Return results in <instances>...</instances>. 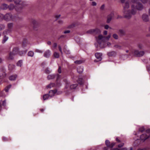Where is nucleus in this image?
Here are the masks:
<instances>
[{
	"label": "nucleus",
	"instance_id": "obj_30",
	"mask_svg": "<svg viewBox=\"0 0 150 150\" xmlns=\"http://www.w3.org/2000/svg\"><path fill=\"white\" fill-rule=\"evenodd\" d=\"M8 37H6L5 35L4 36L3 41H2V43H4L8 39Z\"/></svg>",
	"mask_w": 150,
	"mask_h": 150
},
{
	"label": "nucleus",
	"instance_id": "obj_47",
	"mask_svg": "<svg viewBox=\"0 0 150 150\" xmlns=\"http://www.w3.org/2000/svg\"><path fill=\"white\" fill-rule=\"evenodd\" d=\"M6 100H4L3 101L2 105L4 106H5L6 105Z\"/></svg>",
	"mask_w": 150,
	"mask_h": 150
},
{
	"label": "nucleus",
	"instance_id": "obj_32",
	"mask_svg": "<svg viewBox=\"0 0 150 150\" xmlns=\"http://www.w3.org/2000/svg\"><path fill=\"white\" fill-rule=\"evenodd\" d=\"M83 62L82 60H77L75 61L74 63L76 64H80Z\"/></svg>",
	"mask_w": 150,
	"mask_h": 150
},
{
	"label": "nucleus",
	"instance_id": "obj_24",
	"mask_svg": "<svg viewBox=\"0 0 150 150\" xmlns=\"http://www.w3.org/2000/svg\"><path fill=\"white\" fill-rule=\"evenodd\" d=\"M15 8V6L14 4H11L10 5L8 6V8H9V9L10 10H11L14 9Z\"/></svg>",
	"mask_w": 150,
	"mask_h": 150
},
{
	"label": "nucleus",
	"instance_id": "obj_45",
	"mask_svg": "<svg viewBox=\"0 0 150 150\" xmlns=\"http://www.w3.org/2000/svg\"><path fill=\"white\" fill-rule=\"evenodd\" d=\"M140 1L144 4H145L148 2V0H140Z\"/></svg>",
	"mask_w": 150,
	"mask_h": 150
},
{
	"label": "nucleus",
	"instance_id": "obj_25",
	"mask_svg": "<svg viewBox=\"0 0 150 150\" xmlns=\"http://www.w3.org/2000/svg\"><path fill=\"white\" fill-rule=\"evenodd\" d=\"M77 86V84H72L70 86V88L71 89H75Z\"/></svg>",
	"mask_w": 150,
	"mask_h": 150
},
{
	"label": "nucleus",
	"instance_id": "obj_18",
	"mask_svg": "<svg viewBox=\"0 0 150 150\" xmlns=\"http://www.w3.org/2000/svg\"><path fill=\"white\" fill-rule=\"evenodd\" d=\"M64 81L65 83V88H67L69 86L70 82L66 79H64Z\"/></svg>",
	"mask_w": 150,
	"mask_h": 150
},
{
	"label": "nucleus",
	"instance_id": "obj_50",
	"mask_svg": "<svg viewBox=\"0 0 150 150\" xmlns=\"http://www.w3.org/2000/svg\"><path fill=\"white\" fill-rule=\"evenodd\" d=\"M96 4H97L96 3L95 1H93L92 2V5L93 6H96Z\"/></svg>",
	"mask_w": 150,
	"mask_h": 150
},
{
	"label": "nucleus",
	"instance_id": "obj_52",
	"mask_svg": "<svg viewBox=\"0 0 150 150\" xmlns=\"http://www.w3.org/2000/svg\"><path fill=\"white\" fill-rule=\"evenodd\" d=\"M26 46V41H23V46L25 47Z\"/></svg>",
	"mask_w": 150,
	"mask_h": 150
},
{
	"label": "nucleus",
	"instance_id": "obj_26",
	"mask_svg": "<svg viewBox=\"0 0 150 150\" xmlns=\"http://www.w3.org/2000/svg\"><path fill=\"white\" fill-rule=\"evenodd\" d=\"M27 50L19 51V54L20 55L22 56L24 54H25L27 52Z\"/></svg>",
	"mask_w": 150,
	"mask_h": 150
},
{
	"label": "nucleus",
	"instance_id": "obj_5",
	"mask_svg": "<svg viewBox=\"0 0 150 150\" xmlns=\"http://www.w3.org/2000/svg\"><path fill=\"white\" fill-rule=\"evenodd\" d=\"M19 52V48L17 47H14L11 52H10L9 54L8 59H13V56L18 54Z\"/></svg>",
	"mask_w": 150,
	"mask_h": 150
},
{
	"label": "nucleus",
	"instance_id": "obj_43",
	"mask_svg": "<svg viewBox=\"0 0 150 150\" xmlns=\"http://www.w3.org/2000/svg\"><path fill=\"white\" fill-rule=\"evenodd\" d=\"M143 47V45L141 44H139L138 45V47L139 49H142Z\"/></svg>",
	"mask_w": 150,
	"mask_h": 150
},
{
	"label": "nucleus",
	"instance_id": "obj_61",
	"mask_svg": "<svg viewBox=\"0 0 150 150\" xmlns=\"http://www.w3.org/2000/svg\"><path fill=\"white\" fill-rule=\"evenodd\" d=\"M58 23L59 24H62L63 23V21L62 20H60L58 21Z\"/></svg>",
	"mask_w": 150,
	"mask_h": 150
},
{
	"label": "nucleus",
	"instance_id": "obj_15",
	"mask_svg": "<svg viewBox=\"0 0 150 150\" xmlns=\"http://www.w3.org/2000/svg\"><path fill=\"white\" fill-rule=\"evenodd\" d=\"M64 50L65 52L67 54H69L70 53V52L69 50L67 48V47L66 46H65L64 48Z\"/></svg>",
	"mask_w": 150,
	"mask_h": 150
},
{
	"label": "nucleus",
	"instance_id": "obj_8",
	"mask_svg": "<svg viewBox=\"0 0 150 150\" xmlns=\"http://www.w3.org/2000/svg\"><path fill=\"white\" fill-rule=\"evenodd\" d=\"M102 54L100 53H96L95 54V56L96 58L98 59V61H96V60H95V62H97L98 61H100L102 59Z\"/></svg>",
	"mask_w": 150,
	"mask_h": 150
},
{
	"label": "nucleus",
	"instance_id": "obj_22",
	"mask_svg": "<svg viewBox=\"0 0 150 150\" xmlns=\"http://www.w3.org/2000/svg\"><path fill=\"white\" fill-rule=\"evenodd\" d=\"M128 57V56L127 55H121L120 58L123 60H125Z\"/></svg>",
	"mask_w": 150,
	"mask_h": 150
},
{
	"label": "nucleus",
	"instance_id": "obj_58",
	"mask_svg": "<svg viewBox=\"0 0 150 150\" xmlns=\"http://www.w3.org/2000/svg\"><path fill=\"white\" fill-rule=\"evenodd\" d=\"M9 89L6 86L5 88V91L6 92H7L8 91Z\"/></svg>",
	"mask_w": 150,
	"mask_h": 150
},
{
	"label": "nucleus",
	"instance_id": "obj_60",
	"mask_svg": "<svg viewBox=\"0 0 150 150\" xmlns=\"http://www.w3.org/2000/svg\"><path fill=\"white\" fill-rule=\"evenodd\" d=\"M107 46H108V47H110L111 45V43L109 42H107Z\"/></svg>",
	"mask_w": 150,
	"mask_h": 150
},
{
	"label": "nucleus",
	"instance_id": "obj_17",
	"mask_svg": "<svg viewBox=\"0 0 150 150\" xmlns=\"http://www.w3.org/2000/svg\"><path fill=\"white\" fill-rule=\"evenodd\" d=\"M32 23L34 25L33 28L35 29V28H36L38 25V23L37 21L35 20H32Z\"/></svg>",
	"mask_w": 150,
	"mask_h": 150
},
{
	"label": "nucleus",
	"instance_id": "obj_29",
	"mask_svg": "<svg viewBox=\"0 0 150 150\" xmlns=\"http://www.w3.org/2000/svg\"><path fill=\"white\" fill-rule=\"evenodd\" d=\"M22 60H19L17 64V65L19 67H21L22 65Z\"/></svg>",
	"mask_w": 150,
	"mask_h": 150
},
{
	"label": "nucleus",
	"instance_id": "obj_51",
	"mask_svg": "<svg viewBox=\"0 0 150 150\" xmlns=\"http://www.w3.org/2000/svg\"><path fill=\"white\" fill-rule=\"evenodd\" d=\"M35 51L37 52L42 53L43 52L38 49L36 50Z\"/></svg>",
	"mask_w": 150,
	"mask_h": 150
},
{
	"label": "nucleus",
	"instance_id": "obj_7",
	"mask_svg": "<svg viewBox=\"0 0 150 150\" xmlns=\"http://www.w3.org/2000/svg\"><path fill=\"white\" fill-rule=\"evenodd\" d=\"M150 136L149 132H145V133L142 134L140 136L141 140L144 141L148 139Z\"/></svg>",
	"mask_w": 150,
	"mask_h": 150
},
{
	"label": "nucleus",
	"instance_id": "obj_59",
	"mask_svg": "<svg viewBox=\"0 0 150 150\" xmlns=\"http://www.w3.org/2000/svg\"><path fill=\"white\" fill-rule=\"evenodd\" d=\"M124 143H121V144L118 145V147H121L122 146L124 145Z\"/></svg>",
	"mask_w": 150,
	"mask_h": 150
},
{
	"label": "nucleus",
	"instance_id": "obj_34",
	"mask_svg": "<svg viewBox=\"0 0 150 150\" xmlns=\"http://www.w3.org/2000/svg\"><path fill=\"white\" fill-rule=\"evenodd\" d=\"M112 19V18L110 17V16H108L107 17V22L108 23H109L110 21H111Z\"/></svg>",
	"mask_w": 150,
	"mask_h": 150
},
{
	"label": "nucleus",
	"instance_id": "obj_12",
	"mask_svg": "<svg viewBox=\"0 0 150 150\" xmlns=\"http://www.w3.org/2000/svg\"><path fill=\"white\" fill-rule=\"evenodd\" d=\"M108 54L109 57L115 56L116 55V52L115 51H112L108 52Z\"/></svg>",
	"mask_w": 150,
	"mask_h": 150
},
{
	"label": "nucleus",
	"instance_id": "obj_40",
	"mask_svg": "<svg viewBox=\"0 0 150 150\" xmlns=\"http://www.w3.org/2000/svg\"><path fill=\"white\" fill-rule=\"evenodd\" d=\"M5 26L4 25L2 24L0 25V30H1L4 29Z\"/></svg>",
	"mask_w": 150,
	"mask_h": 150
},
{
	"label": "nucleus",
	"instance_id": "obj_38",
	"mask_svg": "<svg viewBox=\"0 0 150 150\" xmlns=\"http://www.w3.org/2000/svg\"><path fill=\"white\" fill-rule=\"evenodd\" d=\"M6 76V74L4 72L2 76H0V79H3Z\"/></svg>",
	"mask_w": 150,
	"mask_h": 150
},
{
	"label": "nucleus",
	"instance_id": "obj_48",
	"mask_svg": "<svg viewBox=\"0 0 150 150\" xmlns=\"http://www.w3.org/2000/svg\"><path fill=\"white\" fill-rule=\"evenodd\" d=\"M58 48H59V51H60L61 53L62 54V49L61 46L60 45H59L58 46Z\"/></svg>",
	"mask_w": 150,
	"mask_h": 150
},
{
	"label": "nucleus",
	"instance_id": "obj_42",
	"mask_svg": "<svg viewBox=\"0 0 150 150\" xmlns=\"http://www.w3.org/2000/svg\"><path fill=\"white\" fill-rule=\"evenodd\" d=\"M43 99L44 100H45L47 99V94H45L43 96Z\"/></svg>",
	"mask_w": 150,
	"mask_h": 150
},
{
	"label": "nucleus",
	"instance_id": "obj_31",
	"mask_svg": "<svg viewBox=\"0 0 150 150\" xmlns=\"http://www.w3.org/2000/svg\"><path fill=\"white\" fill-rule=\"evenodd\" d=\"M119 33L122 35H124L125 34V31L122 30H120L119 31Z\"/></svg>",
	"mask_w": 150,
	"mask_h": 150
},
{
	"label": "nucleus",
	"instance_id": "obj_35",
	"mask_svg": "<svg viewBox=\"0 0 150 150\" xmlns=\"http://www.w3.org/2000/svg\"><path fill=\"white\" fill-rule=\"evenodd\" d=\"M145 130V128L143 126H142L139 128V131H144Z\"/></svg>",
	"mask_w": 150,
	"mask_h": 150
},
{
	"label": "nucleus",
	"instance_id": "obj_53",
	"mask_svg": "<svg viewBox=\"0 0 150 150\" xmlns=\"http://www.w3.org/2000/svg\"><path fill=\"white\" fill-rule=\"evenodd\" d=\"M58 72L60 74L61 72V68L60 67H59L58 69Z\"/></svg>",
	"mask_w": 150,
	"mask_h": 150
},
{
	"label": "nucleus",
	"instance_id": "obj_41",
	"mask_svg": "<svg viewBox=\"0 0 150 150\" xmlns=\"http://www.w3.org/2000/svg\"><path fill=\"white\" fill-rule=\"evenodd\" d=\"M55 85V84L54 83H51L49 85L47 86V88H50L54 86Z\"/></svg>",
	"mask_w": 150,
	"mask_h": 150
},
{
	"label": "nucleus",
	"instance_id": "obj_33",
	"mask_svg": "<svg viewBox=\"0 0 150 150\" xmlns=\"http://www.w3.org/2000/svg\"><path fill=\"white\" fill-rule=\"evenodd\" d=\"M41 67L44 69L46 67V63L45 62H43L42 63L41 65Z\"/></svg>",
	"mask_w": 150,
	"mask_h": 150
},
{
	"label": "nucleus",
	"instance_id": "obj_49",
	"mask_svg": "<svg viewBox=\"0 0 150 150\" xmlns=\"http://www.w3.org/2000/svg\"><path fill=\"white\" fill-rule=\"evenodd\" d=\"M4 18V15L0 13V21L3 20Z\"/></svg>",
	"mask_w": 150,
	"mask_h": 150
},
{
	"label": "nucleus",
	"instance_id": "obj_39",
	"mask_svg": "<svg viewBox=\"0 0 150 150\" xmlns=\"http://www.w3.org/2000/svg\"><path fill=\"white\" fill-rule=\"evenodd\" d=\"M8 26L9 29H11L13 26V24L12 23H9L8 25Z\"/></svg>",
	"mask_w": 150,
	"mask_h": 150
},
{
	"label": "nucleus",
	"instance_id": "obj_9",
	"mask_svg": "<svg viewBox=\"0 0 150 150\" xmlns=\"http://www.w3.org/2000/svg\"><path fill=\"white\" fill-rule=\"evenodd\" d=\"M100 30L98 29H92L88 30L87 33L92 34L94 33H100Z\"/></svg>",
	"mask_w": 150,
	"mask_h": 150
},
{
	"label": "nucleus",
	"instance_id": "obj_46",
	"mask_svg": "<svg viewBox=\"0 0 150 150\" xmlns=\"http://www.w3.org/2000/svg\"><path fill=\"white\" fill-rule=\"evenodd\" d=\"M114 15V13L113 12H112L108 16H110V17L112 18L113 16Z\"/></svg>",
	"mask_w": 150,
	"mask_h": 150
},
{
	"label": "nucleus",
	"instance_id": "obj_10",
	"mask_svg": "<svg viewBox=\"0 0 150 150\" xmlns=\"http://www.w3.org/2000/svg\"><path fill=\"white\" fill-rule=\"evenodd\" d=\"M105 144L107 146V147L111 148H112L115 145V143L112 142V143H110L109 141L108 140H107L105 141Z\"/></svg>",
	"mask_w": 150,
	"mask_h": 150
},
{
	"label": "nucleus",
	"instance_id": "obj_37",
	"mask_svg": "<svg viewBox=\"0 0 150 150\" xmlns=\"http://www.w3.org/2000/svg\"><path fill=\"white\" fill-rule=\"evenodd\" d=\"M15 3L16 4H18L21 1V0H13Z\"/></svg>",
	"mask_w": 150,
	"mask_h": 150
},
{
	"label": "nucleus",
	"instance_id": "obj_57",
	"mask_svg": "<svg viewBox=\"0 0 150 150\" xmlns=\"http://www.w3.org/2000/svg\"><path fill=\"white\" fill-rule=\"evenodd\" d=\"M105 28L106 29H108L109 28V26L108 25H105L104 26Z\"/></svg>",
	"mask_w": 150,
	"mask_h": 150
},
{
	"label": "nucleus",
	"instance_id": "obj_11",
	"mask_svg": "<svg viewBox=\"0 0 150 150\" xmlns=\"http://www.w3.org/2000/svg\"><path fill=\"white\" fill-rule=\"evenodd\" d=\"M143 20L145 22H147L149 21V16L146 14H143L142 16Z\"/></svg>",
	"mask_w": 150,
	"mask_h": 150
},
{
	"label": "nucleus",
	"instance_id": "obj_64",
	"mask_svg": "<svg viewBox=\"0 0 150 150\" xmlns=\"http://www.w3.org/2000/svg\"><path fill=\"white\" fill-rule=\"evenodd\" d=\"M104 5H103L100 7V9L102 10H103V9H104Z\"/></svg>",
	"mask_w": 150,
	"mask_h": 150
},
{
	"label": "nucleus",
	"instance_id": "obj_19",
	"mask_svg": "<svg viewBox=\"0 0 150 150\" xmlns=\"http://www.w3.org/2000/svg\"><path fill=\"white\" fill-rule=\"evenodd\" d=\"M55 93V92L54 91L51 90L49 92L48 95L49 96L51 97L54 96Z\"/></svg>",
	"mask_w": 150,
	"mask_h": 150
},
{
	"label": "nucleus",
	"instance_id": "obj_63",
	"mask_svg": "<svg viewBox=\"0 0 150 150\" xmlns=\"http://www.w3.org/2000/svg\"><path fill=\"white\" fill-rule=\"evenodd\" d=\"M107 33H108V32H107V31L105 30L104 31L103 34H104V35H106L107 34Z\"/></svg>",
	"mask_w": 150,
	"mask_h": 150
},
{
	"label": "nucleus",
	"instance_id": "obj_13",
	"mask_svg": "<svg viewBox=\"0 0 150 150\" xmlns=\"http://www.w3.org/2000/svg\"><path fill=\"white\" fill-rule=\"evenodd\" d=\"M17 77L16 75H12L9 77V79L10 81H13L16 79Z\"/></svg>",
	"mask_w": 150,
	"mask_h": 150
},
{
	"label": "nucleus",
	"instance_id": "obj_27",
	"mask_svg": "<svg viewBox=\"0 0 150 150\" xmlns=\"http://www.w3.org/2000/svg\"><path fill=\"white\" fill-rule=\"evenodd\" d=\"M54 57L56 58H58L59 57V53L55 52L53 54Z\"/></svg>",
	"mask_w": 150,
	"mask_h": 150
},
{
	"label": "nucleus",
	"instance_id": "obj_20",
	"mask_svg": "<svg viewBox=\"0 0 150 150\" xmlns=\"http://www.w3.org/2000/svg\"><path fill=\"white\" fill-rule=\"evenodd\" d=\"M114 47L115 49H118L119 50H122V46L118 44L115 45Z\"/></svg>",
	"mask_w": 150,
	"mask_h": 150
},
{
	"label": "nucleus",
	"instance_id": "obj_23",
	"mask_svg": "<svg viewBox=\"0 0 150 150\" xmlns=\"http://www.w3.org/2000/svg\"><path fill=\"white\" fill-rule=\"evenodd\" d=\"M34 55V52L32 51H29L28 54V56L33 57Z\"/></svg>",
	"mask_w": 150,
	"mask_h": 150
},
{
	"label": "nucleus",
	"instance_id": "obj_21",
	"mask_svg": "<svg viewBox=\"0 0 150 150\" xmlns=\"http://www.w3.org/2000/svg\"><path fill=\"white\" fill-rule=\"evenodd\" d=\"M55 77V76L54 74H49L47 75V79H54Z\"/></svg>",
	"mask_w": 150,
	"mask_h": 150
},
{
	"label": "nucleus",
	"instance_id": "obj_62",
	"mask_svg": "<svg viewBox=\"0 0 150 150\" xmlns=\"http://www.w3.org/2000/svg\"><path fill=\"white\" fill-rule=\"evenodd\" d=\"M147 68L149 71H150V65L147 67Z\"/></svg>",
	"mask_w": 150,
	"mask_h": 150
},
{
	"label": "nucleus",
	"instance_id": "obj_44",
	"mask_svg": "<svg viewBox=\"0 0 150 150\" xmlns=\"http://www.w3.org/2000/svg\"><path fill=\"white\" fill-rule=\"evenodd\" d=\"M61 78L60 75L57 74V80H59Z\"/></svg>",
	"mask_w": 150,
	"mask_h": 150
},
{
	"label": "nucleus",
	"instance_id": "obj_55",
	"mask_svg": "<svg viewBox=\"0 0 150 150\" xmlns=\"http://www.w3.org/2000/svg\"><path fill=\"white\" fill-rule=\"evenodd\" d=\"M57 45L56 43H54L53 45V47L54 48H55L57 47Z\"/></svg>",
	"mask_w": 150,
	"mask_h": 150
},
{
	"label": "nucleus",
	"instance_id": "obj_1",
	"mask_svg": "<svg viewBox=\"0 0 150 150\" xmlns=\"http://www.w3.org/2000/svg\"><path fill=\"white\" fill-rule=\"evenodd\" d=\"M137 1V0H131L132 17L136 14L137 10L141 11L144 8L142 4Z\"/></svg>",
	"mask_w": 150,
	"mask_h": 150
},
{
	"label": "nucleus",
	"instance_id": "obj_54",
	"mask_svg": "<svg viewBox=\"0 0 150 150\" xmlns=\"http://www.w3.org/2000/svg\"><path fill=\"white\" fill-rule=\"evenodd\" d=\"M51 54L50 51L49 50H47V56L50 55Z\"/></svg>",
	"mask_w": 150,
	"mask_h": 150
},
{
	"label": "nucleus",
	"instance_id": "obj_56",
	"mask_svg": "<svg viewBox=\"0 0 150 150\" xmlns=\"http://www.w3.org/2000/svg\"><path fill=\"white\" fill-rule=\"evenodd\" d=\"M70 32V31L69 30H66L64 32V33L66 34V33H69Z\"/></svg>",
	"mask_w": 150,
	"mask_h": 150
},
{
	"label": "nucleus",
	"instance_id": "obj_4",
	"mask_svg": "<svg viewBox=\"0 0 150 150\" xmlns=\"http://www.w3.org/2000/svg\"><path fill=\"white\" fill-rule=\"evenodd\" d=\"M145 54L144 51H139L137 50H135L134 51H130L129 55L131 56H135L137 57L142 56Z\"/></svg>",
	"mask_w": 150,
	"mask_h": 150
},
{
	"label": "nucleus",
	"instance_id": "obj_6",
	"mask_svg": "<svg viewBox=\"0 0 150 150\" xmlns=\"http://www.w3.org/2000/svg\"><path fill=\"white\" fill-rule=\"evenodd\" d=\"M16 17L13 16L11 13H7L5 16L4 15L3 19L6 21L14 20Z\"/></svg>",
	"mask_w": 150,
	"mask_h": 150
},
{
	"label": "nucleus",
	"instance_id": "obj_14",
	"mask_svg": "<svg viewBox=\"0 0 150 150\" xmlns=\"http://www.w3.org/2000/svg\"><path fill=\"white\" fill-rule=\"evenodd\" d=\"M77 72L81 73L83 72V67L82 66H79L77 68Z\"/></svg>",
	"mask_w": 150,
	"mask_h": 150
},
{
	"label": "nucleus",
	"instance_id": "obj_2",
	"mask_svg": "<svg viewBox=\"0 0 150 150\" xmlns=\"http://www.w3.org/2000/svg\"><path fill=\"white\" fill-rule=\"evenodd\" d=\"M129 3L130 2L128 0L125 1L124 3H122L123 16L127 19H129L132 18V9H129L130 7Z\"/></svg>",
	"mask_w": 150,
	"mask_h": 150
},
{
	"label": "nucleus",
	"instance_id": "obj_3",
	"mask_svg": "<svg viewBox=\"0 0 150 150\" xmlns=\"http://www.w3.org/2000/svg\"><path fill=\"white\" fill-rule=\"evenodd\" d=\"M110 37V35H109L107 37H104L100 35L96 38V40L101 48H102L105 47V42L108 41Z\"/></svg>",
	"mask_w": 150,
	"mask_h": 150
},
{
	"label": "nucleus",
	"instance_id": "obj_36",
	"mask_svg": "<svg viewBox=\"0 0 150 150\" xmlns=\"http://www.w3.org/2000/svg\"><path fill=\"white\" fill-rule=\"evenodd\" d=\"M112 36L116 40L118 38V36L116 34H113Z\"/></svg>",
	"mask_w": 150,
	"mask_h": 150
},
{
	"label": "nucleus",
	"instance_id": "obj_16",
	"mask_svg": "<svg viewBox=\"0 0 150 150\" xmlns=\"http://www.w3.org/2000/svg\"><path fill=\"white\" fill-rule=\"evenodd\" d=\"M8 8V6L6 4H2L1 7V8L3 10H6Z\"/></svg>",
	"mask_w": 150,
	"mask_h": 150
},
{
	"label": "nucleus",
	"instance_id": "obj_28",
	"mask_svg": "<svg viewBox=\"0 0 150 150\" xmlns=\"http://www.w3.org/2000/svg\"><path fill=\"white\" fill-rule=\"evenodd\" d=\"M10 32V30H4L3 33V34L5 35L9 33Z\"/></svg>",
	"mask_w": 150,
	"mask_h": 150
}]
</instances>
